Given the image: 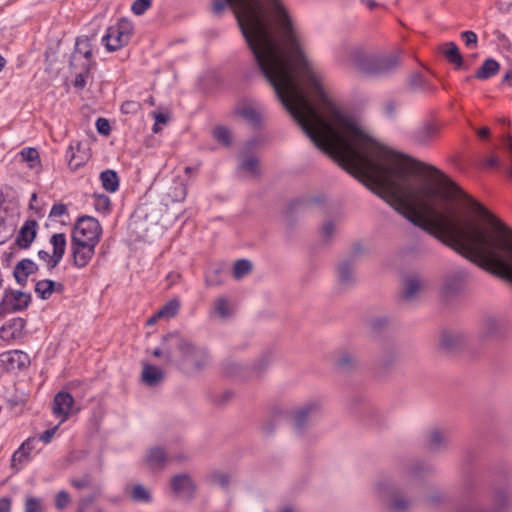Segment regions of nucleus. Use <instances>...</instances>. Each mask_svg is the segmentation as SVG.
<instances>
[{"label":"nucleus","instance_id":"nucleus-1","mask_svg":"<svg viewBox=\"0 0 512 512\" xmlns=\"http://www.w3.org/2000/svg\"><path fill=\"white\" fill-rule=\"evenodd\" d=\"M432 469L423 463L408 468L402 480L382 477L375 481L373 489L378 501L387 512H409L414 503V490Z\"/></svg>","mask_w":512,"mask_h":512},{"label":"nucleus","instance_id":"nucleus-2","mask_svg":"<svg viewBox=\"0 0 512 512\" xmlns=\"http://www.w3.org/2000/svg\"><path fill=\"white\" fill-rule=\"evenodd\" d=\"M401 52L392 50L380 53H368L360 47L350 49L348 65L360 74L372 77H386L401 66Z\"/></svg>","mask_w":512,"mask_h":512},{"label":"nucleus","instance_id":"nucleus-3","mask_svg":"<svg viewBox=\"0 0 512 512\" xmlns=\"http://www.w3.org/2000/svg\"><path fill=\"white\" fill-rule=\"evenodd\" d=\"M177 347L175 365L187 374L202 371L209 364V354L205 348L196 346L189 339L178 333V337L170 338L168 348Z\"/></svg>","mask_w":512,"mask_h":512},{"label":"nucleus","instance_id":"nucleus-4","mask_svg":"<svg viewBox=\"0 0 512 512\" xmlns=\"http://www.w3.org/2000/svg\"><path fill=\"white\" fill-rule=\"evenodd\" d=\"M132 34V23L126 19H122L107 29L101 41L109 52H113L127 45Z\"/></svg>","mask_w":512,"mask_h":512},{"label":"nucleus","instance_id":"nucleus-5","mask_svg":"<svg viewBox=\"0 0 512 512\" xmlns=\"http://www.w3.org/2000/svg\"><path fill=\"white\" fill-rule=\"evenodd\" d=\"M102 233L99 221L90 216L78 219L72 234L73 242H85L97 245Z\"/></svg>","mask_w":512,"mask_h":512},{"label":"nucleus","instance_id":"nucleus-6","mask_svg":"<svg viewBox=\"0 0 512 512\" xmlns=\"http://www.w3.org/2000/svg\"><path fill=\"white\" fill-rule=\"evenodd\" d=\"M31 302V295L17 290L6 289L0 301V318L7 314L23 311Z\"/></svg>","mask_w":512,"mask_h":512},{"label":"nucleus","instance_id":"nucleus-7","mask_svg":"<svg viewBox=\"0 0 512 512\" xmlns=\"http://www.w3.org/2000/svg\"><path fill=\"white\" fill-rule=\"evenodd\" d=\"M269 365V359L262 357L253 366H244L236 361H228L224 365V372L227 376L239 379H248L259 376Z\"/></svg>","mask_w":512,"mask_h":512},{"label":"nucleus","instance_id":"nucleus-8","mask_svg":"<svg viewBox=\"0 0 512 512\" xmlns=\"http://www.w3.org/2000/svg\"><path fill=\"white\" fill-rule=\"evenodd\" d=\"M53 247V253L50 255L45 250L38 251V257L46 262L48 270H53L61 262L66 249V237L63 233L53 234L50 238Z\"/></svg>","mask_w":512,"mask_h":512},{"label":"nucleus","instance_id":"nucleus-9","mask_svg":"<svg viewBox=\"0 0 512 512\" xmlns=\"http://www.w3.org/2000/svg\"><path fill=\"white\" fill-rule=\"evenodd\" d=\"M321 410V404L318 401L310 402L294 414V425L297 433H302L306 427L314 423Z\"/></svg>","mask_w":512,"mask_h":512},{"label":"nucleus","instance_id":"nucleus-10","mask_svg":"<svg viewBox=\"0 0 512 512\" xmlns=\"http://www.w3.org/2000/svg\"><path fill=\"white\" fill-rule=\"evenodd\" d=\"M468 272L465 269H456L447 274L443 280L442 293L445 297L460 294L466 285Z\"/></svg>","mask_w":512,"mask_h":512},{"label":"nucleus","instance_id":"nucleus-11","mask_svg":"<svg viewBox=\"0 0 512 512\" xmlns=\"http://www.w3.org/2000/svg\"><path fill=\"white\" fill-rule=\"evenodd\" d=\"M506 330V320L498 315H487L482 319L480 337L482 339H494L500 337Z\"/></svg>","mask_w":512,"mask_h":512},{"label":"nucleus","instance_id":"nucleus-12","mask_svg":"<svg viewBox=\"0 0 512 512\" xmlns=\"http://www.w3.org/2000/svg\"><path fill=\"white\" fill-rule=\"evenodd\" d=\"M439 133V124L433 121H427L411 133V138L416 144L427 146L438 137Z\"/></svg>","mask_w":512,"mask_h":512},{"label":"nucleus","instance_id":"nucleus-13","mask_svg":"<svg viewBox=\"0 0 512 512\" xmlns=\"http://www.w3.org/2000/svg\"><path fill=\"white\" fill-rule=\"evenodd\" d=\"M74 399L68 392H58L53 399L52 412L60 418V424L65 422L72 410Z\"/></svg>","mask_w":512,"mask_h":512},{"label":"nucleus","instance_id":"nucleus-14","mask_svg":"<svg viewBox=\"0 0 512 512\" xmlns=\"http://www.w3.org/2000/svg\"><path fill=\"white\" fill-rule=\"evenodd\" d=\"M95 247L94 244L71 241L74 265L78 268L87 266L95 253Z\"/></svg>","mask_w":512,"mask_h":512},{"label":"nucleus","instance_id":"nucleus-15","mask_svg":"<svg viewBox=\"0 0 512 512\" xmlns=\"http://www.w3.org/2000/svg\"><path fill=\"white\" fill-rule=\"evenodd\" d=\"M145 463L152 471H161L169 463L168 451L162 447L154 446L147 450Z\"/></svg>","mask_w":512,"mask_h":512},{"label":"nucleus","instance_id":"nucleus-16","mask_svg":"<svg viewBox=\"0 0 512 512\" xmlns=\"http://www.w3.org/2000/svg\"><path fill=\"white\" fill-rule=\"evenodd\" d=\"M172 491L185 499H192L195 493V484L188 474H178L171 479Z\"/></svg>","mask_w":512,"mask_h":512},{"label":"nucleus","instance_id":"nucleus-17","mask_svg":"<svg viewBox=\"0 0 512 512\" xmlns=\"http://www.w3.org/2000/svg\"><path fill=\"white\" fill-rule=\"evenodd\" d=\"M425 287V280L418 274H410L405 277L402 289V298L413 301Z\"/></svg>","mask_w":512,"mask_h":512},{"label":"nucleus","instance_id":"nucleus-18","mask_svg":"<svg viewBox=\"0 0 512 512\" xmlns=\"http://www.w3.org/2000/svg\"><path fill=\"white\" fill-rule=\"evenodd\" d=\"M36 438L30 437L13 453L11 459L12 468L19 470L30 459V453L35 449Z\"/></svg>","mask_w":512,"mask_h":512},{"label":"nucleus","instance_id":"nucleus-19","mask_svg":"<svg viewBox=\"0 0 512 512\" xmlns=\"http://www.w3.org/2000/svg\"><path fill=\"white\" fill-rule=\"evenodd\" d=\"M0 362L6 370L24 368L29 362L28 355L19 350L4 352L0 355Z\"/></svg>","mask_w":512,"mask_h":512},{"label":"nucleus","instance_id":"nucleus-20","mask_svg":"<svg viewBox=\"0 0 512 512\" xmlns=\"http://www.w3.org/2000/svg\"><path fill=\"white\" fill-rule=\"evenodd\" d=\"M37 226V221L34 219H29L24 222L16 237V244L20 248L27 249L30 247L36 238Z\"/></svg>","mask_w":512,"mask_h":512},{"label":"nucleus","instance_id":"nucleus-21","mask_svg":"<svg viewBox=\"0 0 512 512\" xmlns=\"http://www.w3.org/2000/svg\"><path fill=\"white\" fill-rule=\"evenodd\" d=\"M84 58L85 62L83 65H91L92 63V44L91 40L86 37H78L76 39L75 50L71 56L70 64L74 65L76 61Z\"/></svg>","mask_w":512,"mask_h":512},{"label":"nucleus","instance_id":"nucleus-22","mask_svg":"<svg viewBox=\"0 0 512 512\" xmlns=\"http://www.w3.org/2000/svg\"><path fill=\"white\" fill-rule=\"evenodd\" d=\"M448 443V433L438 427L432 428L426 435L425 444L433 452L446 448Z\"/></svg>","mask_w":512,"mask_h":512},{"label":"nucleus","instance_id":"nucleus-23","mask_svg":"<svg viewBox=\"0 0 512 512\" xmlns=\"http://www.w3.org/2000/svg\"><path fill=\"white\" fill-rule=\"evenodd\" d=\"M37 271L38 265L31 259L25 258L16 264L13 276L18 284L24 286L27 283L28 277Z\"/></svg>","mask_w":512,"mask_h":512},{"label":"nucleus","instance_id":"nucleus-24","mask_svg":"<svg viewBox=\"0 0 512 512\" xmlns=\"http://www.w3.org/2000/svg\"><path fill=\"white\" fill-rule=\"evenodd\" d=\"M163 379L164 372L161 368L148 363L143 364L141 380L146 386L155 387L159 385Z\"/></svg>","mask_w":512,"mask_h":512},{"label":"nucleus","instance_id":"nucleus-25","mask_svg":"<svg viewBox=\"0 0 512 512\" xmlns=\"http://www.w3.org/2000/svg\"><path fill=\"white\" fill-rule=\"evenodd\" d=\"M338 282L343 287H349L355 283L354 265L351 259L341 261L337 267Z\"/></svg>","mask_w":512,"mask_h":512},{"label":"nucleus","instance_id":"nucleus-26","mask_svg":"<svg viewBox=\"0 0 512 512\" xmlns=\"http://www.w3.org/2000/svg\"><path fill=\"white\" fill-rule=\"evenodd\" d=\"M172 337H178L177 332L169 333L166 336L163 337L162 343L160 347L155 348L152 351L153 356L155 357H164L166 364H174L175 363V356H176V348L177 347H171L168 348V342L170 338Z\"/></svg>","mask_w":512,"mask_h":512},{"label":"nucleus","instance_id":"nucleus-27","mask_svg":"<svg viewBox=\"0 0 512 512\" xmlns=\"http://www.w3.org/2000/svg\"><path fill=\"white\" fill-rule=\"evenodd\" d=\"M25 327V321L22 318H13L0 328V337L5 340L19 337Z\"/></svg>","mask_w":512,"mask_h":512},{"label":"nucleus","instance_id":"nucleus-28","mask_svg":"<svg viewBox=\"0 0 512 512\" xmlns=\"http://www.w3.org/2000/svg\"><path fill=\"white\" fill-rule=\"evenodd\" d=\"M440 52L451 64L455 66L456 69H460L464 66L463 57L458 46L454 42H446L441 45Z\"/></svg>","mask_w":512,"mask_h":512},{"label":"nucleus","instance_id":"nucleus-29","mask_svg":"<svg viewBox=\"0 0 512 512\" xmlns=\"http://www.w3.org/2000/svg\"><path fill=\"white\" fill-rule=\"evenodd\" d=\"M464 341L460 333L452 331H443L440 336L439 345L445 351H453L457 349Z\"/></svg>","mask_w":512,"mask_h":512},{"label":"nucleus","instance_id":"nucleus-30","mask_svg":"<svg viewBox=\"0 0 512 512\" xmlns=\"http://www.w3.org/2000/svg\"><path fill=\"white\" fill-rule=\"evenodd\" d=\"M100 181L102 187L110 193L117 191L119 188V177L114 170L107 169L102 171L100 173Z\"/></svg>","mask_w":512,"mask_h":512},{"label":"nucleus","instance_id":"nucleus-31","mask_svg":"<svg viewBox=\"0 0 512 512\" xmlns=\"http://www.w3.org/2000/svg\"><path fill=\"white\" fill-rule=\"evenodd\" d=\"M499 71V64L496 60L486 59L482 66L475 73V77L480 80H486L496 75Z\"/></svg>","mask_w":512,"mask_h":512},{"label":"nucleus","instance_id":"nucleus-32","mask_svg":"<svg viewBox=\"0 0 512 512\" xmlns=\"http://www.w3.org/2000/svg\"><path fill=\"white\" fill-rule=\"evenodd\" d=\"M239 170L247 177H257L260 174L258 159L254 156L242 159L239 163Z\"/></svg>","mask_w":512,"mask_h":512},{"label":"nucleus","instance_id":"nucleus-33","mask_svg":"<svg viewBox=\"0 0 512 512\" xmlns=\"http://www.w3.org/2000/svg\"><path fill=\"white\" fill-rule=\"evenodd\" d=\"M54 288V281L49 279L39 280L35 285V292L41 299L47 300L54 293Z\"/></svg>","mask_w":512,"mask_h":512},{"label":"nucleus","instance_id":"nucleus-34","mask_svg":"<svg viewBox=\"0 0 512 512\" xmlns=\"http://www.w3.org/2000/svg\"><path fill=\"white\" fill-rule=\"evenodd\" d=\"M19 156L23 162H26L30 168L40 164V156L36 148L26 147L19 152Z\"/></svg>","mask_w":512,"mask_h":512},{"label":"nucleus","instance_id":"nucleus-35","mask_svg":"<svg viewBox=\"0 0 512 512\" xmlns=\"http://www.w3.org/2000/svg\"><path fill=\"white\" fill-rule=\"evenodd\" d=\"M336 363L339 368L348 371L357 365L358 360L354 354L349 352H341Z\"/></svg>","mask_w":512,"mask_h":512},{"label":"nucleus","instance_id":"nucleus-36","mask_svg":"<svg viewBox=\"0 0 512 512\" xmlns=\"http://www.w3.org/2000/svg\"><path fill=\"white\" fill-rule=\"evenodd\" d=\"M179 307L180 303L178 300H170L156 313V317L172 318L177 314Z\"/></svg>","mask_w":512,"mask_h":512},{"label":"nucleus","instance_id":"nucleus-37","mask_svg":"<svg viewBox=\"0 0 512 512\" xmlns=\"http://www.w3.org/2000/svg\"><path fill=\"white\" fill-rule=\"evenodd\" d=\"M187 195V189L185 184L182 182H176L173 187L169 189L167 196L173 202H181L185 199Z\"/></svg>","mask_w":512,"mask_h":512},{"label":"nucleus","instance_id":"nucleus-38","mask_svg":"<svg viewBox=\"0 0 512 512\" xmlns=\"http://www.w3.org/2000/svg\"><path fill=\"white\" fill-rule=\"evenodd\" d=\"M252 269V264L249 260L240 259L237 260L233 267V276L236 279H241L247 275Z\"/></svg>","mask_w":512,"mask_h":512},{"label":"nucleus","instance_id":"nucleus-39","mask_svg":"<svg viewBox=\"0 0 512 512\" xmlns=\"http://www.w3.org/2000/svg\"><path fill=\"white\" fill-rule=\"evenodd\" d=\"M131 497L136 502L148 503L151 501L149 491L141 484H137L132 488Z\"/></svg>","mask_w":512,"mask_h":512},{"label":"nucleus","instance_id":"nucleus-40","mask_svg":"<svg viewBox=\"0 0 512 512\" xmlns=\"http://www.w3.org/2000/svg\"><path fill=\"white\" fill-rule=\"evenodd\" d=\"M214 312L220 318H227L231 315L229 302L226 298H218L214 302Z\"/></svg>","mask_w":512,"mask_h":512},{"label":"nucleus","instance_id":"nucleus-41","mask_svg":"<svg viewBox=\"0 0 512 512\" xmlns=\"http://www.w3.org/2000/svg\"><path fill=\"white\" fill-rule=\"evenodd\" d=\"M214 138L224 146L231 144V132L224 126H217L213 130Z\"/></svg>","mask_w":512,"mask_h":512},{"label":"nucleus","instance_id":"nucleus-42","mask_svg":"<svg viewBox=\"0 0 512 512\" xmlns=\"http://www.w3.org/2000/svg\"><path fill=\"white\" fill-rule=\"evenodd\" d=\"M209 481L213 485L226 489L230 484V477L226 473L215 471L210 474Z\"/></svg>","mask_w":512,"mask_h":512},{"label":"nucleus","instance_id":"nucleus-43","mask_svg":"<svg viewBox=\"0 0 512 512\" xmlns=\"http://www.w3.org/2000/svg\"><path fill=\"white\" fill-rule=\"evenodd\" d=\"M410 86L415 91H425V90L430 89V84L419 73L413 74L411 76Z\"/></svg>","mask_w":512,"mask_h":512},{"label":"nucleus","instance_id":"nucleus-44","mask_svg":"<svg viewBox=\"0 0 512 512\" xmlns=\"http://www.w3.org/2000/svg\"><path fill=\"white\" fill-rule=\"evenodd\" d=\"M110 198L103 194L94 195V207L99 212H108L110 210Z\"/></svg>","mask_w":512,"mask_h":512},{"label":"nucleus","instance_id":"nucleus-45","mask_svg":"<svg viewBox=\"0 0 512 512\" xmlns=\"http://www.w3.org/2000/svg\"><path fill=\"white\" fill-rule=\"evenodd\" d=\"M241 116L244 117L245 119H247L248 121H250L251 123L253 124H258L260 123V120H261V116H260V113L254 109L253 107H244L242 108L241 110Z\"/></svg>","mask_w":512,"mask_h":512},{"label":"nucleus","instance_id":"nucleus-46","mask_svg":"<svg viewBox=\"0 0 512 512\" xmlns=\"http://www.w3.org/2000/svg\"><path fill=\"white\" fill-rule=\"evenodd\" d=\"M84 70L79 72L74 80V87L77 89H83L86 86L87 78L89 76L90 65H83Z\"/></svg>","mask_w":512,"mask_h":512},{"label":"nucleus","instance_id":"nucleus-47","mask_svg":"<svg viewBox=\"0 0 512 512\" xmlns=\"http://www.w3.org/2000/svg\"><path fill=\"white\" fill-rule=\"evenodd\" d=\"M70 501L69 494L65 490H61L56 495L55 506L58 510H62L69 505Z\"/></svg>","mask_w":512,"mask_h":512},{"label":"nucleus","instance_id":"nucleus-48","mask_svg":"<svg viewBox=\"0 0 512 512\" xmlns=\"http://www.w3.org/2000/svg\"><path fill=\"white\" fill-rule=\"evenodd\" d=\"M91 482L92 478L89 474H85L81 478H73L70 480L71 485L78 490L89 487Z\"/></svg>","mask_w":512,"mask_h":512},{"label":"nucleus","instance_id":"nucleus-49","mask_svg":"<svg viewBox=\"0 0 512 512\" xmlns=\"http://www.w3.org/2000/svg\"><path fill=\"white\" fill-rule=\"evenodd\" d=\"M461 38L464 41L465 45L468 48H476L478 43V37L473 31H463L461 33Z\"/></svg>","mask_w":512,"mask_h":512},{"label":"nucleus","instance_id":"nucleus-50","mask_svg":"<svg viewBox=\"0 0 512 512\" xmlns=\"http://www.w3.org/2000/svg\"><path fill=\"white\" fill-rule=\"evenodd\" d=\"M140 109L141 104L133 100L125 101L121 105V112L124 114H136Z\"/></svg>","mask_w":512,"mask_h":512},{"label":"nucleus","instance_id":"nucleus-51","mask_svg":"<svg viewBox=\"0 0 512 512\" xmlns=\"http://www.w3.org/2000/svg\"><path fill=\"white\" fill-rule=\"evenodd\" d=\"M336 224L333 221H325L321 227V236L324 240H329L335 233Z\"/></svg>","mask_w":512,"mask_h":512},{"label":"nucleus","instance_id":"nucleus-52","mask_svg":"<svg viewBox=\"0 0 512 512\" xmlns=\"http://www.w3.org/2000/svg\"><path fill=\"white\" fill-rule=\"evenodd\" d=\"M152 0H135L132 4V11L136 15H142L150 6Z\"/></svg>","mask_w":512,"mask_h":512},{"label":"nucleus","instance_id":"nucleus-53","mask_svg":"<svg viewBox=\"0 0 512 512\" xmlns=\"http://www.w3.org/2000/svg\"><path fill=\"white\" fill-rule=\"evenodd\" d=\"M398 355H399V351L396 348L385 349L381 356L382 362L384 363V365L388 366L394 360L397 359Z\"/></svg>","mask_w":512,"mask_h":512},{"label":"nucleus","instance_id":"nucleus-54","mask_svg":"<svg viewBox=\"0 0 512 512\" xmlns=\"http://www.w3.org/2000/svg\"><path fill=\"white\" fill-rule=\"evenodd\" d=\"M42 506L39 499L28 497L25 503V512H41Z\"/></svg>","mask_w":512,"mask_h":512},{"label":"nucleus","instance_id":"nucleus-55","mask_svg":"<svg viewBox=\"0 0 512 512\" xmlns=\"http://www.w3.org/2000/svg\"><path fill=\"white\" fill-rule=\"evenodd\" d=\"M66 157L68 159V165H69L70 169L73 171L77 170L83 164L82 161L76 160L72 146H70L67 149Z\"/></svg>","mask_w":512,"mask_h":512},{"label":"nucleus","instance_id":"nucleus-56","mask_svg":"<svg viewBox=\"0 0 512 512\" xmlns=\"http://www.w3.org/2000/svg\"><path fill=\"white\" fill-rule=\"evenodd\" d=\"M445 499H446V496L440 491H434L426 497V501L428 503H430L431 505H438V504L444 502Z\"/></svg>","mask_w":512,"mask_h":512},{"label":"nucleus","instance_id":"nucleus-57","mask_svg":"<svg viewBox=\"0 0 512 512\" xmlns=\"http://www.w3.org/2000/svg\"><path fill=\"white\" fill-rule=\"evenodd\" d=\"M96 129L102 135H108L110 133L109 121L105 118H98L96 121Z\"/></svg>","mask_w":512,"mask_h":512},{"label":"nucleus","instance_id":"nucleus-58","mask_svg":"<svg viewBox=\"0 0 512 512\" xmlns=\"http://www.w3.org/2000/svg\"><path fill=\"white\" fill-rule=\"evenodd\" d=\"M169 454V462H185L189 459V455L185 451L172 452L168 451Z\"/></svg>","mask_w":512,"mask_h":512},{"label":"nucleus","instance_id":"nucleus-59","mask_svg":"<svg viewBox=\"0 0 512 512\" xmlns=\"http://www.w3.org/2000/svg\"><path fill=\"white\" fill-rule=\"evenodd\" d=\"M66 213H67L66 205H64V204H55L51 208L49 216L50 217L59 218V217H62L63 215H65Z\"/></svg>","mask_w":512,"mask_h":512},{"label":"nucleus","instance_id":"nucleus-60","mask_svg":"<svg viewBox=\"0 0 512 512\" xmlns=\"http://www.w3.org/2000/svg\"><path fill=\"white\" fill-rule=\"evenodd\" d=\"M59 425L45 430L39 437V440L43 443H49L53 436L55 435L56 431L58 430Z\"/></svg>","mask_w":512,"mask_h":512},{"label":"nucleus","instance_id":"nucleus-61","mask_svg":"<svg viewBox=\"0 0 512 512\" xmlns=\"http://www.w3.org/2000/svg\"><path fill=\"white\" fill-rule=\"evenodd\" d=\"M474 132L476 133L477 137L480 140H487L490 136V129L488 127H481V128H475L471 126Z\"/></svg>","mask_w":512,"mask_h":512},{"label":"nucleus","instance_id":"nucleus-62","mask_svg":"<svg viewBox=\"0 0 512 512\" xmlns=\"http://www.w3.org/2000/svg\"><path fill=\"white\" fill-rule=\"evenodd\" d=\"M9 236L10 230L8 229L6 223L4 221H0V244L5 243Z\"/></svg>","mask_w":512,"mask_h":512},{"label":"nucleus","instance_id":"nucleus-63","mask_svg":"<svg viewBox=\"0 0 512 512\" xmlns=\"http://www.w3.org/2000/svg\"><path fill=\"white\" fill-rule=\"evenodd\" d=\"M499 9L505 13H512V0H498Z\"/></svg>","mask_w":512,"mask_h":512},{"label":"nucleus","instance_id":"nucleus-64","mask_svg":"<svg viewBox=\"0 0 512 512\" xmlns=\"http://www.w3.org/2000/svg\"><path fill=\"white\" fill-rule=\"evenodd\" d=\"M11 509V501L9 498H1L0 499V512H10Z\"/></svg>","mask_w":512,"mask_h":512}]
</instances>
